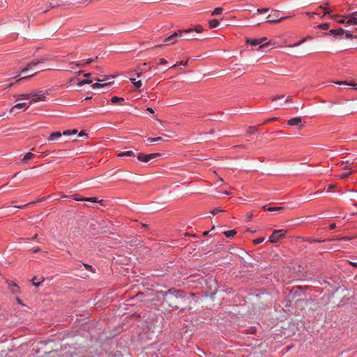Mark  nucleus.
Returning <instances> with one entry per match:
<instances>
[{
  "instance_id": "1",
  "label": "nucleus",
  "mask_w": 357,
  "mask_h": 357,
  "mask_svg": "<svg viewBox=\"0 0 357 357\" xmlns=\"http://www.w3.org/2000/svg\"><path fill=\"white\" fill-rule=\"evenodd\" d=\"M163 296L164 302L172 309L178 308L181 304L183 299L182 293L175 289H169V291H165L163 294Z\"/></svg>"
},
{
  "instance_id": "2",
  "label": "nucleus",
  "mask_w": 357,
  "mask_h": 357,
  "mask_svg": "<svg viewBox=\"0 0 357 357\" xmlns=\"http://www.w3.org/2000/svg\"><path fill=\"white\" fill-rule=\"evenodd\" d=\"M49 94L48 91H45V92L42 91H33L30 93V101L29 102V105L34 104L36 102H38L39 101H45L46 100V96Z\"/></svg>"
},
{
  "instance_id": "3",
  "label": "nucleus",
  "mask_w": 357,
  "mask_h": 357,
  "mask_svg": "<svg viewBox=\"0 0 357 357\" xmlns=\"http://www.w3.org/2000/svg\"><path fill=\"white\" fill-rule=\"evenodd\" d=\"M286 232L287 231L284 229L275 230L269 237L270 242L273 243L278 242L281 238L284 237Z\"/></svg>"
},
{
  "instance_id": "4",
  "label": "nucleus",
  "mask_w": 357,
  "mask_h": 357,
  "mask_svg": "<svg viewBox=\"0 0 357 357\" xmlns=\"http://www.w3.org/2000/svg\"><path fill=\"white\" fill-rule=\"evenodd\" d=\"M45 61L44 59H34L27 64V66L22 70V73H27L29 71H33L36 68Z\"/></svg>"
},
{
  "instance_id": "5",
  "label": "nucleus",
  "mask_w": 357,
  "mask_h": 357,
  "mask_svg": "<svg viewBox=\"0 0 357 357\" xmlns=\"http://www.w3.org/2000/svg\"><path fill=\"white\" fill-rule=\"evenodd\" d=\"M183 31H181V30L175 31L172 35H171L170 36L165 38V45H169L175 44L177 41L178 37H180V38L183 37Z\"/></svg>"
},
{
  "instance_id": "6",
  "label": "nucleus",
  "mask_w": 357,
  "mask_h": 357,
  "mask_svg": "<svg viewBox=\"0 0 357 357\" xmlns=\"http://www.w3.org/2000/svg\"><path fill=\"white\" fill-rule=\"evenodd\" d=\"M241 259L243 260V263L241 266H259V264H256L254 261L255 259L246 252H244V256L241 257Z\"/></svg>"
},
{
  "instance_id": "7",
  "label": "nucleus",
  "mask_w": 357,
  "mask_h": 357,
  "mask_svg": "<svg viewBox=\"0 0 357 357\" xmlns=\"http://www.w3.org/2000/svg\"><path fill=\"white\" fill-rule=\"evenodd\" d=\"M246 43H250L252 46L259 45V49H262V48L265 47L266 46L268 45V43H264V44L261 45V41L259 40V38L258 39L247 38Z\"/></svg>"
},
{
  "instance_id": "8",
  "label": "nucleus",
  "mask_w": 357,
  "mask_h": 357,
  "mask_svg": "<svg viewBox=\"0 0 357 357\" xmlns=\"http://www.w3.org/2000/svg\"><path fill=\"white\" fill-rule=\"evenodd\" d=\"M26 105H27V104L26 102H22V103L16 104L15 105H14L13 107H12L10 109V113L17 114V113L19 112L17 110H20L21 109H24Z\"/></svg>"
},
{
  "instance_id": "9",
  "label": "nucleus",
  "mask_w": 357,
  "mask_h": 357,
  "mask_svg": "<svg viewBox=\"0 0 357 357\" xmlns=\"http://www.w3.org/2000/svg\"><path fill=\"white\" fill-rule=\"evenodd\" d=\"M347 25H356L357 24V15L352 13L348 15V20H347Z\"/></svg>"
},
{
  "instance_id": "10",
  "label": "nucleus",
  "mask_w": 357,
  "mask_h": 357,
  "mask_svg": "<svg viewBox=\"0 0 357 357\" xmlns=\"http://www.w3.org/2000/svg\"><path fill=\"white\" fill-rule=\"evenodd\" d=\"M91 76V73H85L84 74V77H86V78H89ZM92 82V80L89 79H84L83 80H81V81H79L78 83H77V86L79 87H81L82 86L84 85V84H89Z\"/></svg>"
},
{
  "instance_id": "11",
  "label": "nucleus",
  "mask_w": 357,
  "mask_h": 357,
  "mask_svg": "<svg viewBox=\"0 0 357 357\" xmlns=\"http://www.w3.org/2000/svg\"><path fill=\"white\" fill-rule=\"evenodd\" d=\"M302 121L301 117H294L288 121V124L291 126L299 125Z\"/></svg>"
},
{
  "instance_id": "12",
  "label": "nucleus",
  "mask_w": 357,
  "mask_h": 357,
  "mask_svg": "<svg viewBox=\"0 0 357 357\" xmlns=\"http://www.w3.org/2000/svg\"><path fill=\"white\" fill-rule=\"evenodd\" d=\"M344 33V29H342V28H339L337 29H331L329 31V32L328 33H326V35H334V36H341V35H343Z\"/></svg>"
},
{
  "instance_id": "13",
  "label": "nucleus",
  "mask_w": 357,
  "mask_h": 357,
  "mask_svg": "<svg viewBox=\"0 0 357 357\" xmlns=\"http://www.w3.org/2000/svg\"><path fill=\"white\" fill-rule=\"evenodd\" d=\"M62 134L60 132H52L48 137L49 141H56L59 139L61 137Z\"/></svg>"
},
{
  "instance_id": "14",
  "label": "nucleus",
  "mask_w": 357,
  "mask_h": 357,
  "mask_svg": "<svg viewBox=\"0 0 357 357\" xmlns=\"http://www.w3.org/2000/svg\"><path fill=\"white\" fill-rule=\"evenodd\" d=\"M278 16L277 15L276 17H272L271 15H268L266 17L267 22L270 23H275V22H280L282 20H283L285 17H280L278 18Z\"/></svg>"
},
{
  "instance_id": "15",
  "label": "nucleus",
  "mask_w": 357,
  "mask_h": 357,
  "mask_svg": "<svg viewBox=\"0 0 357 357\" xmlns=\"http://www.w3.org/2000/svg\"><path fill=\"white\" fill-rule=\"evenodd\" d=\"M76 200H83V201H88V202H93V203H99L100 204H102V202H103V200L101 199L100 201H97V198L96 197H83V198H81V199H75Z\"/></svg>"
},
{
  "instance_id": "16",
  "label": "nucleus",
  "mask_w": 357,
  "mask_h": 357,
  "mask_svg": "<svg viewBox=\"0 0 357 357\" xmlns=\"http://www.w3.org/2000/svg\"><path fill=\"white\" fill-rule=\"evenodd\" d=\"M14 98L16 100H29L31 98L30 93H23V94H19V95H15Z\"/></svg>"
},
{
  "instance_id": "17",
  "label": "nucleus",
  "mask_w": 357,
  "mask_h": 357,
  "mask_svg": "<svg viewBox=\"0 0 357 357\" xmlns=\"http://www.w3.org/2000/svg\"><path fill=\"white\" fill-rule=\"evenodd\" d=\"M203 29H204L203 27L202 26L199 25V26H197L195 29H188L183 31V32H185L186 33H190L192 32L201 33L203 31Z\"/></svg>"
},
{
  "instance_id": "18",
  "label": "nucleus",
  "mask_w": 357,
  "mask_h": 357,
  "mask_svg": "<svg viewBox=\"0 0 357 357\" xmlns=\"http://www.w3.org/2000/svg\"><path fill=\"white\" fill-rule=\"evenodd\" d=\"M113 82H114L112 81V82H109L105 83V84L95 83L91 85V87L93 89H96L100 88V87H105V86H109Z\"/></svg>"
},
{
  "instance_id": "19",
  "label": "nucleus",
  "mask_w": 357,
  "mask_h": 357,
  "mask_svg": "<svg viewBox=\"0 0 357 357\" xmlns=\"http://www.w3.org/2000/svg\"><path fill=\"white\" fill-rule=\"evenodd\" d=\"M111 102L113 104L123 105V103L124 102V98H120V97H117V96H113L112 98V99H111Z\"/></svg>"
},
{
  "instance_id": "20",
  "label": "nucleus",
  "mask_w": 357,
  "mask_h": 357,
  "mask_svg": "<svg viewBox=\"0 0 357 357\" xmlns=\"http://www.w3.org/2000/svg\"><path fill=\"white\" fill-rule=\"evenodd\" d=\"M118 157H133V156H135V154L133 151H124V152H121L118 154L117 155Z\"/></svg>"
},
{
  "instance_id": "21",
  "label": "nucleus",
  "mask_w": 357,
  "mask_h": 357,
  "mask_svg": "<svg viewBox=\"0 0 357 357\" xmlns=\"http://www.w3.org/2000/svg\"><path fill=\"white\" fill-rule=\"evenodd\" d=\"M92 62H94V60H93V59H88L86 61H84V62H82V61L76 62V66L77 67H84L86 65L90 64Z\"/></svg>"
},
{
  "instance_id": "22",
  "label": "nucleus",
  "mask_w": 357,
  "mask_h": 357,
  "mask_svg": "<svg viewBox=\"0 0 357 357\" xmlns=\"http://www.w3.org/2000/svg\"><path fill=\"white\" fill-rule=\"evenodd\" d=\"M43 280H44L43 277H41L39 279L37 277H34L31 280L33 284L37 287H39V285L43 282Z\"/></svg>"
},
{
  "instance_id": "23",
  "label": "nucleus",
  "mask_w": 357,
  "mask_h": 357,
  "mask_svg": "<svg viewBox=\"0 0 357 357\" xmlns=\"http://www.w3.org/2000/svg\"><path fill=\"white\" fill-rule=\"evenodd\" d=\"M289 102H292V99L290 96L287 97L286 98V100H284V102L283 103H281L279 107H278L277 108H282V109H287L288 108V106H287V104Z\"/></svg>"
},
{
  "instance_id": "24",
  "label": "nucleus",
  "mask_w": 357,
  "mask_h": 357,
  "mask_svg": "<svg viewBox=\"0 0 357 357\" xmlns=\"http://www.w3.org/2000/svg\"><path fill=\"white\" fill-rule=\"evenodd\" d=\"M137 158L139 161H142L144 162H148L149 161V160L148 158V155L143 154L141 153H139L137 155Z\"/></svg>"
},
{
  "instance_id": "25",
  "label": "nucleus",
  "mask_w": 357,
  "mask_h": 357,
  "mask_svg": "<svg viewBox=\"0 0 357 357\" xmlns=\"http://www.w3.org/2000/svg\"><path fill=\"white\" fill-rule=\"evenodd\" d=\"M34 154H33L32 153L29 152V153H27L24 156V158H22V161L23 162H27L28 160L32 159L34 158Z\"/></svg>"
},
{
  "instance_id": "26",
  "label": "nucleus",
  "mask_w": 357,
  "mask_h": 357,
  "mask_svg": "<svg viewBox=\"0 0 357 357\" xmlns=\"http://www.w3.org/2000/svg\"><path fill=\"white\" fill-rule=\"evenodd\" d=\"M264 208L268 211H271V212H278V211H280L283 209L282 207H268V208H266V206H264Z\"/></svg>"
},
{
  "instance_id": "27",
  "label": "nucleus",
  "mask_w": 357,
  "mask_h": 357,
  "mask_svg": "<svg viewBox=\"0 0 357 357\" xmlns=\"http://www.w3.org/2000/svg\"><path fill=\"white\" fill-rule=\"evenodd\" d=\"M335 83L337 84H339V85L351 86L355 87V89H357V87H356V84L354 83H352V82H348L347 81H340V82H336Z\"/></svg>"
},
{
  "instance_id": "28",
  "label": "nucleus",
  "mask_w": 357,
  "mask_h": 357,
  "mask_svg": "<svg viewBox=\"0 0 357 357\" xmlns=\"http://www.w3.org/2000/svg\"><path fill=\"white\" fill-rule=\"evenodd\" d=\"M224 234L227 238H231L236 234V231L235 229L226 231L224 232Z\"/></svg>"
},
{
  "instance_id": "29",
  "label": "nucleus",
  "mask_w": 357,
  "mask_h": 357,
  "mask_svg": "<svg viewBox=\"0 0 357 357\" xmlns=\"http://www.w3.org/2000/svg\"><path fill=\"white\" fill-rule=\"evenodd\" d=\"M342 169L347 172H356L357 170L355 167H352L350 165H347V164H346L344 167H342Z\"/></svg>"
},
{
  "instance_id": "30",
  "label": "nucleus",
  "mask_w": 357,
  "mask_h": 357,
  "mask_svg": "<svg viewBox=\"0 0 357 357\" xmlns=\"http://www.w3.org/2000/svg\"><path fill=\"white\" fill-rule=\"evenodd\" d=\"M220 24V22L216 19H213L209 22V26L210 28H215L218 26Z\"/></svg>"
},
{
  "instance_id": "31",
  "label": "nucleus",
  "mask_w": 357,
  "mask_h": 357,
  "mask_svg": "<svg viewBox=\"0 0 357 357\" xmlns=\"http://www.w3.org/2000/svg\"><path fill=\"white\" fill-rule=\"evenodd\" d=\"M8 287L13 293H17L18 291L19 287L16 284H8Z\"/></svg>"
},
{
  "instance_id": "32",
  "label": "nucleus",
  "mask_w": 357,
  "mask_h": 357,
  "mask_svg": "<svg viewBox=\"0 0 357 357\" xmlns=\"http://www.w3.org/2000/svg\"><path fill=\"white\" fill-rule=\"evenodd\" d=\"M307 38H310V37L308 36L307 38H304L302 40H299L298 42H297V43H294L293 45H289V47H298V46L301 45V44H303V43H305L307 40Z\"/></svg>"
},
{
  "instance_id": "33",
  "label": "nucleus",
  "mask_w": 357,
  "mask_h": 357,
  "mask_svg": "<svg viewBox=\"0 0 357 357\" xmlns=\"http://www.w3.org/2000/svg\"><path fill=\"white\" fill-rule=\"evenodd\" d=\"M307 38H310V37L308 36L307 38H304L302 40H299L298 42H297V43H294L293 45H289V47H298V46L301 45V44H303V43H305L307 40Z\"/></svg>"
},
{
  "instance_id": "34",
  "label": "nucleus",
  "mask_w": 357,
  "mask_h": 357,
  "mask_svg": "<svg viewBox=\"0 0 357 357\" xmlns=\"http://www.w3.org/2000/svg\"><path fill=\"white\" fill-rule=\"evenodd\" d=\"M147 141L150 143H153V142H161V141H164L162 137H151V138H149L147 139Z\"/></svg>"
},
{
  "instance_id": "35",
  "label": "nucleus",
  "mask_w": 357,
  "mask_h": 357,
  "mask_svg": "<svg viewBox=\"0 0 357 357\" xmlns=\"http://www.w3.org/2000/svg\"><path fill=\"white\" fill-rule=\"evenodd\" d=\"M77 132V130H76V129L68 130L64 131L63 132V135H66V136H69L71 135H75Z\"/></svg>"
},
{
  "instance_id": "36",
  "label": "nucleus",
  "mask_w": 357,
  "mask_h": 357,
  "mask_svg": "<svg viewBox=\"0 0 357 357\" xmlns=\"http://www.w3.org/2000/svg\"><path fill=\"white\" fill-rule=\"evenodd\" d=\"M223 9L221 7H218L212 13V15H220L222 13Z\"/></svg>"
},
{
  "instance_id": "37",
  "label": "nucleus",
  "mask_w": 357,
  "mask_h": 357,
  "mask_svg": "<svg viewBox=\"0 0 357 357\" xmlns=\"http://www.w3.org/2000/svg\"><path fill=\"white\" fill-rule=\"evenodd\" d=\"M320 8H321L324 10V13L323 15L321 16V17H324L326 15H329L331 12V10H329V8L326 6H320Z\"/></svg>"
},
{
  "instance_id": "38",
  "label": "nucleus",
  "mask_w": 357,
  "mask_h": 357,
  "mask_svg": "<svg viewBox=\"0 0 357 357\" xmlns=\"http://www.w3.org/2000/svg\"><path fill=\"white\" fill-rule=\"evenodd\" d=\"M348 20V15L347 16H341L339 20H337V22L340 24H347V20Z\"/></svg>"
},
{
  "instance_id": "39",
  "label": "nucleus",
  "mask_w": 357,
  "mask_h": 357,
  "mask_svg": "<svg viewBox=\"0 0 357 357\" xmlns=\"http://www.w3.org/2000/svg\"><path fill=\"white\" fill-rule=\"evenodd\" d=\"M330 27V24L328 23H323L318 26V28L323 29V30H327Z\"/></svg>"
},
{
  "instance_id": "40",
  "label": "nucleus",
  "mask_w": 357,
  "mask_h": 357,
  "mask_svg": "<svg viewBox=\"0 0 357 357\" xmlns=\"http://www.w3.org/2000/svg\"><path fill=\"white\" fill-rule=\"evenodd\" d=\"M352 173H354V172H343L342 174L340 175V178H346L347 177L349 176V175H351Z\"/></svg>"
},
{
  "instance_id": "41",
  "label": "nucleus",
  "mask_w": 357,
  "mask_h": 357,
  "mask_svg": "<svg viewBox=\"0 0 357 357\" xmlns=\"http://www.w3.org/2000/svg\"><path fill=\"white\" fill-rule=\"evenodd\" d=\"M257 130V128L255 126H250L248 128L247 133L248 134H253Z\"/></svg>"
},
{
  "instance_id": "42",
  "label": "nucleus",
  "mask_w": 357,
  "mask_h": 357,
  "mask_svg": "<svg viewBox=\"0 0 357 357\" xmlns=\"http://www.w3.org/2000/svg\"><path fill=\"white\" fill-rule=\"evenodd\" d=\"M341 240L349 241V240H350V238L342 236V237H337V238H333L330 239L331 241H341Z\"/></svg>"
},
{
  "instance_id": "43",
  "label": "nucleus",
  "mask_w": 357,
  "mask_h": 357,
  "mask_svg": "<svg viewBox=\"0 0 357 357\" xmlns=\"http://www.w3.org/2000/svg\"><path fill=\"white\" fill-rule=\"evenodd\" d=\"M147 155H148V158H149V160L150 161L151 160L154 159V158H155L158 156H160V153H151V154H147Z\"/></svg>"
},
{
  "instance_id": "44",
  "label": "nucleus",
  "mask_w": 357,
  "mask_h": 357,
  "mask_svg": "<svg viewBox=\"0 0 357 357\" xmlns=\"http://www.w3.org/2000/svg\"><path fill=\"white\" fill-rule=\"evenodd\" d=\"M282 261H283V264L282 265H289V261H291L292 259L289 258L287 256H284V259H282Z\"/></svg>"
},
{
  "instance_id": "45",
  "label": "nucleus",
  "mask_w": 357,
  "mask_h": 357,
  "mask_svg": "<svg viewBox=\"0 0 357 357\" xmlns=\"http://www.w3.org/2000/svg\"><path fill=\"white\" fill-rule=\"evenodd\" d=\"M344 34H345V37L347 39H352L354 38L351 33L349 31L344 30Z\"/></svg>"
},
{
  "instance_id": "46",
  "label": "nucleus",
  "mask_w": 357,
  "mask_h": 357,
  "mask_svg": "<svg viewBox=\"0 0 357 357\" xmlns=\"http://www.w3.org/2000/svg\"><path fill=\"white\" fill-rule=\"evenodd\" d=\"M225 211L221 209V208H214L213 211H211V213L212 215H217L218 213H220V212H224Z\"/></svg>"
},
{
  "instance_id": "47",
  "label": "nucleus",
  "mask_w": 357,
  "mask_h": 357,
  "mask_svg": "<svg viewBox=\"0 0 357 357\" xmlns=\"http://www.w3.org/2000/svg\"><path fill=\"white\" fill-rule=\"evenodd\" d=\"M36 73H37V72H35L34 73H33V74H31V75H29V76H24V77H21V78L18 79L17 80V82H21V81H22V80L27 79H29V77H33V76L34 75H36Z\"/></svg>"
},
{
  "instance_id": "48",
  "label": "nucleus",
  "mask_w": 357,
  "mask_h": 357,
  "mask_svg": "<svg viewBox=\"0 0 357 357\" xmlns=\"http://www.w3.org/2000/svg\"><path fill=\"white\" fill-rule=\"evenodd\" d=\"M264 241V238L261 237L253 240V243L255 245L259 244Z\"/></svg>"
},
{
  "instance_id": "49",
  "label": "nucleus",
  "mask_w": 357,
  "mask_h": 357,
  "mask_svg": "<svg viewBox=\"0 0 357 357\" xmlns=\"http://www.w3.org/2000/svg\"><path fill=\"white\" fill-rule=\"evenodd\" d=\"M114 79V77H113V76L109 75V76L107 77H106L105 79H98V78H97L96 80L97 82H103L104 80H109V79Z\"/></svg>"
},
{
  "instance_id": "50",
  "label": "nucleus",
  "mask_w": 357,
  "mask_h": 357,
  "mask_svg": "<svg viewBox=\"0 0 357 357\" xmlns=\"http://www.w3.org/2000/svg\"><path fill=\"white\" fill-rule=\"evenodd\" d=\"M268 10V8H259V9H257V13L261 14V13H266Z\"/></svg>"
},
{
  "instance_id": "51",
  "label": "nucleus",
  "mask_w": 357,
  "mask_h": 357,
  "mask_svg": "<svg viewBox=\"0 0 357 357\" xmlns=\"http://www.w3.org/2000/svg\"><path fill=\"white\" fill-rule=\"evenodd\" d=\"M142 85V82L141 80H139V81H136L135 83H134V86L136 87V88H139L141 87Z\"/></svg>"
},
{
  "instance_id": "52",
  "label": "nucleus",
  "mask_w": 357,
  "mask_h": 357,
  "mask_svg": "<svg viewBox=\"0 0 357 357\" xmlns=\"http://www.w3.org/2000/svg\"><path fill=\"white\" fill-rule=\"evenodd\" d=\"M307 241L310 242V243H314V242L321 243V242H324L325 240L324 239H323V240H321V239H319V240L309 239V240H307Z\"/></svg>"
},
{
  "instance_id": "53",
  "label": "nucleus",
  "mask_w": 357,
  "mask_h": 357,
  "mask_svg": "<svg viewBox=\"0 0 357 357\" xmlns=\"http://www.w3.org/2000/svg\"><path fill=\"white\" fill-rule=\"evenodd\" d=\"M178 65L187 66L188 65V61H186V62H183V61L178 62L175 65H174L172 68H175L176 66H177Z\"/></svg>"
},
{
  "instance_id": "54",
  "label": "nucleus",
  "mask_w": 357,
  "mask_h": 357,
  "mask_svg": "<svg viewBox=\"0 0 357 357\" xmlns=\"http://www.w3.org/2000/svg\"><path fill=\"white\" fill-rule=\"evenodd\" d=\"M335 187H336V185H335V184H331V185H328V187L327 192H331V190H332L333 189H334Z\"/></svg>"
},
{
  "instance_id": "55",
  "label": "nucleus",
  "mask_w": 357,
  "mask_h": 357,
  "mask_svg": "<svg viewBox=\"0 0 357 357\" xmlns=\"http://www.w3.org/2000/svg\"><path fill=\"white\" fill-rule=\"evenodd\" d=\"M284 98V96H279V95H278V96H274L272 100L273 101H276V100H278L279 99H281V98Z\"/></svg>"
},
{
  "instance_id": "56",
  "label": "nucleus",
  "mask_w": 357,
  "mask_h": 357,
  "mask_svg": "<svg viewBox=\"0 0 357 357\" xmlns=\"http://www.w3.org/2000/svg\"><path fill=\"white\" fill-rule=\"evenodd\" d=\"M340 17H341V15H333L330 16L331 18L335 20L337 22V20H339Z\"/></svg>"
},
{
  "instance_id": "57",
  "label": "nucleus",
  "mask_w": 357,
  "mask_h": 357,
  "mask_svg": "<svg viewBox=\"0 0 357 357\" xmlns=\"http://www.w3.org/2000/svg\"><path fill=\"white\" fill-rule=\"evenodd\" d=\"M277 119H278V118H277V117H273V118L268 119H267V120L264 123V124L267 123H268V122H271V121H272L277 120Z\"/></svg>"
},
{
  "instance_id": "58",
  "label": "nucleus",
  "mask_w": 357,
  "mask_h": 357,
  "mask_svg": "<svg viewBox=\"0 0 357 357\" xmlns=\"http://www.w3.org/2000/svg\"><path fill=\"white\" fill-rule=\"evenodd\" d=\"M167 63V60H166V59H160L159 64L162 65V64H165V63Z\"/></svg>"
},
{
  "instance_id": "59",
  "label": "nucleus",
  "mask_w": 357,
  "mask_h": 357,
  "mask_svg": "<svg viewBox=\"0 0 357 357\" xmlns=\"http://www.w3.org/2000/svg\"><path fill=\"white\" fill-rule=\"evenodd\" d=\"M31 250L32 252H39L40 250V249L39 247H37V248H32Z\"/></svg>"
},
{
  "instance_id": "60",
  "label": "nucleus",
  "mask_w": 357,
  "mask_h": 357,
  "mask_svg": "<svg viewBox=\"0 0 357 357\" xmlns=\"http://www.w3.org/2000/svg\"><path fill=\"white\" fill-rule=\"evenodd\" d=\"M336 228V225L335 223H332L329 225V229H334Z\"/></svg>"
},
{
  "instance_id": "61",
  "label": "nucleus",
  "mask_w": 357,
  "mask_h": 357,
  "mask_svg": "<svg viewBox=\"0 0 357 357\" xmlns=\"http://www.w3.org/2000/svg\"><path fill=\"white\" fill-rule=\"evenodd\" d=\"M259 40L261 41V44H264V43L267 40V38L266 37H264V38H259Z\"/></svg>"
},
{
  "instance_id": "62",
  "label": "nucleus",
  "mask_w": 357,
  "mask_h": 357,
  "mask_svg": "<svg viewBox=\"0 0 357 357\" xmlns=\"http://www.w3.org/2000/svg\"><path fill=\"white\" fill-rule=\"evenodd\" d=\"M347 263L353 266L357 267V262H349V261H348Z\"/></svg>"
},
{
  "instance_id": "63",
  "label": "nucleus",
  "mask_w": 357,
  "mask_h": 357,
  "mask_svg": "<svg viewBox=\"0 0 357 357\" xmlns=\"http://www.w3.org/2000/svg\"><path fill=\"white\" fill-rule=\"evenodd\" d=\"M78 136L79 137H82V136H86V134L84 133L83 131H81L79 134H78Z\"/></svg>"
},
{
  "instance_id": "64",
  "label": "nucleus",
  "mask_w": 357,
  "mask_h": 357,
  "mask_svg": "<svg viewBox=\"0 0 357 357\" xmlns=\"http://www.w3.org/2000/svg\"><path fill=\"white\" fill-rule=\"evenodd\" d=\"M185 39L191 40V39H195V38H194V36H191V35H189Z\"/></svg>"
}]
</instances>
